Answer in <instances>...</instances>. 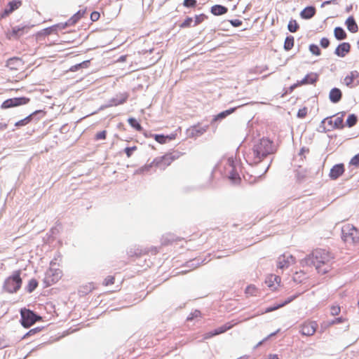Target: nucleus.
I'll return each instance as SVG.
<instances>
[{
    "mask_svg": "<svg viewBox=\"0 0 359 359\" xmlns=\"http://www.w3.org/2000/svg\"><path fill=\"white\" fill-rule=\"evenodd\" d=\"M275 151L276 149L273 141L268 138H262L254 145L252 151L248 154V159L251 164H257Z\"/></svg>",
    "mask_w": 359,
    "mask_h": 359,
    "instance_id": "f257e3e1",
    "label": "nucleus"
},
{
    "mask_svg": "<svg viewBox=\"0 0 359 359\" xmlns=\"http://www.w3.org/2000/svg\"><path fill=\"white\" fill-rule=\"evenodd\" d=\"M311 262L320 274H325L332 269L333 255L323 249H316L311 254Z\"/></svg>",
    "mask_w": 359,
    "mask_h": 359,
    "instance_id": "f03ea898",
    "label": "nucleus"
},
{
    "mask_svg": "<svg viewBox=\"0 0 359 359\" xmlns=\"http://www.w3.org/2000/svg\"><path fill=\"white\" fill-rule=\"evenodd\" d=\"M20 275V270L13 271L12 274L4 280L3 290L8 293H16L21 288L22 284V279Z\"/></svg>",
    "mask_w": 359,
    "mask_h": 359,
    "instance_id": "7ed1b4c3",
    "label": "nucleus"
},
{
    "mask_svg": "<svg viewBox=\"0 0 359 359\" xmlns=\"http://www.w3.org/2000/svg\"><path fill=\"white\" fill-rule=\"evenodd\" d=\"M341 232L342 239L344 242L348 243H359V230L353 224H346L344 225Z\"/></svg>",
    "mask_w": 359,
    "mask_h": 359,
    "instance_id": "20e7f679",
    "label": "nucleus"
},
{
    "mask_svg": "<svg viewBox=\"0 0 359 359\" xmlns=\"http://www.w3.org/2000/svg\"><path fill=\"white\" fill-rule=\"evenodd\" d=\"M62 271L59 268H54L51 265L46 271L43 282L46 286H50L57 283L62 277Z\"/></svg>",
    "mask_w": 359,
    "mask_h": 359,
    "instance_id": "39448f33",
    "label": "nucleus"
},
{
    "mask_svg": "<svg viewBox=\"0 0 359 359\" xmlns=\"http://www.w3.org/2000/svg\"><path fill=\"white\" fill-rule=\"evenodd\" d=\"M20 315L21 324L25 328L31 327L36 321L40 320L41 319L40 316H38L33 311L27 309H21Z\"/></svg>",
    "mask_w": 359,
    "mask_h": 359,
    "instance_id": "423d86ee",
    "label": "nucleus"
},
{
    "mask_svg": "<svg viewBox=\"0 0 359 359\" xmlns=\"http://www.w3.org/2000/svg\"><path fill=\"white\" fill-rule=\"evenodd\" d=\"M346 113L341 112L332 117L324 119L323 123H327L332 129H343L345 126L344 118Z\"/></svg>",
    "mask_w": 359,
    "mask_h": 359,
    "instance_id": "0eeeda50",
    "label": "nucleus"
},
{
    "mask_svg": "<svg viewBox=\"0 0 359 359\" xmlns=\"http://www.w3.org/2000/svg\"><path fill=\"white\" fill-rule=\"evenodd\" d=\"M318 323L315 320H306L299 326V332L306 337L313 336L318 328Z\"/></svg>",
    "mask_w": 359,
    "mask_h": 359,
    "instance_id": "6e6552de",
    "label": "nucleus"
},
{
    "mask_svg": "<svg viewBox=\"0 0 359 359\" xmlns=\"http://www.w3.org/2000/svg\"><path fill=\"white\" fill-rule=\"evenodd\" d=\"M174 157L171 154H166L162 156L157 157L151 162V166L165 169L170 165L174 161Z\"/></svg>",
    "mask_w": 359,
    "mask_h": 359,
    "instance_id": "1a4fd4ad",
    "label": "nucleus"
},
{
    "mask_svg": "<svg viewBox=\"0 0 359 359\" xmlns=\"http://www.w3.org/2000/svg\"><path fill=\"white\" fill-rule=\"evenodd\" d=\"M30 101V99L25 97H14L6 100L1 105V109H8L11 107H18L20 105L27 104Z\"/></svg>",
    "mask_w": 359,
    "mask_h": 359,
    "instance_id": "9d476101",
    "label": "nucleus"
},
{
    "mask_svg": "<svg viewBox=\"0 0 359 359\" xmlns=\"http://www.w3.org/2000/svg\"><path fill=\"white\" fill-rule=\"evenodd\" d=\"M32 27L33 25L14 27L10 32L7 33V37L8 39H18L24 34H27Z\"/></svg>",
    "mask_w": 359,
    "mask_h": 359,
    "instance_id": "9b49d317",
    "label": "nucleus"
},
{
    "mask_svg": "<svg viewBox=\"0 0 359 359\" xmlns=\"http://www.w3.org/2000/svg\"><path fill=\"white\" fill-rule=\"evenodd\" d=\"M6 66L10 70L13 72H23L25 69V64L24 61L20 57H12L8 60Z\"/></svg>",
    "mask_w": 359,
    "mask_h": 359,
    "instance_id": "f8f14e48",
    "label": "nucleus"
},
{
    "mask_svg": "<svg viewBox=\"0 0 359 359\" xmlns=\"http://www.w3.org/2000/svg\"><path fill=\"white\" fill-rule=\"evenodd\" d=\"M294 262L295 259L292 255L284 254L278 258L277 267L283 270L288 268Z\"/></svg>",
    "mask_w": 359,
    "mask_h": 359,
    "instance_id": "ddd939ff",
    "label": "nucleus"
},
{
    "mask_svg": "<svg viewBox=\"0 0 359 359\" xmlns=\"http://www.w3.org/2000/svg\"><path fill=\"white\" fill-rule=\"evenodd\" d=\"M344 84L348 88H354L359 85V72H351L344 79Z\"/></svg>",
    "mask_w": 359,
    "mask_h": 359,
    "instance_id": "4468645a",
    "label": "nucleus"
},
{
    "mask_svg": "<svg viewBox=\"0 0 359 359\" xmlns=\"http://www.w3.org/2000/svg\"><path fill=\"white\" fill-rule=\"evenodd\" d=\"M64 29V26L61 23H58L49 27L42 29L38 33L39 36H48L53 34H57L59 30Z\"/></svg>",
    "mask_w": 359,
    "mask_h": 359,
    "instance_id": "2eb2a0df",
    "label": "nucleus"
},
{
    "mask_svg": "<svg viewBox=\"0 0 359 359\" xmlns=\"http://www.w3.org/2000/svg\"><path fill=\"white\" fill-rule=\"evenodd\" d=\"M280 281L281 278L280 276L271 274L266 278L265 283L269 288L274 290L280 285Z\"/></svg>",
    "mask_w": 359,
    "mask_h": 359,
    "instance_id": "dca6fc26",
    "label": "nucleus"
},
{
    "mask_svg": "<svg viewBox=\"0 0 359 359\" xmlns=\"http://www.w3.org/2000/svg\"><path fill=\"white\" fill-rule=\"evenodd\" d=\"M318 80V74L314 72L307 74L305 77L299 81V84L302 86L308 84H314Z\"/></svg>",
    "mask_w": 359,
    "mask_h": 359,
    "instance_id": "f3484780",
    "label": "nucleus"
},
{
    "mask_svg": "<svg viewBox=\"0 0 359 359\" xmlns=\"http://www.w3.org/2000/svg\"><path fill=\"white\" fill-rule=\"evenodd\" d=\"M344 172V166L343 164H337L332 167L330 172V177L332 180H336Z\"/></svg>",
    "mask_w": 359,
    "mask_h": 359,
    "instance_id": "a211bd4d",
    "label": "nucleus"
},
{
    "mask_svg": "<svg viewBox=\"0 0 359 359\" xmlns=\"http://www.w3.org/2000/svg\"><path fill=\"white\" fill-rule=\"evenodd\" d=\"M351 50V45L347 42L339 44L335 49V54L339 57H344Z\"/></svg>",
    "mask_w": 359,
    "mask_h": 359,
    "instance_id": "6ab92c4d",
    "label": "nucleus"
},
{
    "mask_svg": "<svg viewBox=\"0 0 359 359\" xmlns=\"http://www.w3.org/2000/svg\"><path fill=\"white\" fill-rule=\"evenodd\" d=\"M342 93L340 89L337 88H332L329 94V98L330 101L333 103H337L339 102L341 99Z\"/></svg>",
    "mask_w": 359,
    "mask_h": 359,
    "instance_id": "aec40b11",
    "label": "nucleus"
},
{
    "mask_svg": "<svg viewBox=\"0 0 359 359\" xmlns=\"http://www.w3.org/2000/svg\"><path fill=\"white\" fill-rule=\"evenodd\" d=\"M39 113H43L44 114H46V112L42 111V110H36V111H34L32 114H31L30 115H29L27 117H25V118L17 121L15 123V126L16 127H20V126H24L27 125L29 123L31 122L32 116L34 115H36V114H39Z\"/></svg>",
    "mask_w": 359,
    "mask_h": 359,
    "instance_id": "412c9836",
    "label": "nucleus"
},
{
    "mask_svg": "<svg viewBox=\"0 0 359 359\" xmlns=\"http://www.w3.org/2000/svg\"><path fill=\"white\" fill-rule=\"evenodd\" d=\"M316 11L315 7L308 6L301 11L300 16L303 19H311L315 15Z\"/></svg>",
    "mask_w": 359,
    "mask_h": 359,
    "instance_id": "4be33fe9",
    "label": "nucleus"
},
{
    "mask_svg": "<svg viewBox=\"0 0 359 359\" xmlns=\"http://www.w3.org/2000/svg\"><path fill=\"white\" fill-rule=\"evenodd\" d=\"M345 24L348 30L351 33H356L358 31V26L353 16L348 17L346 19Z\"/></svg>",
    "mask_w": 359,
    "mask_h": 359,
    "instance_id": "5701e85b",
    "label": "nucleus"
},
{
    "mask_svg": "<svg viewBox=\"0 0 359 359\" xmlns=\"http://www.w3.org/2000/svg\"><path fill=\"white\" fill-rule=\"evenodd\" d=\"M240 322H234V320H232L231 322H229L226 323L225 325L218 327L217 329L215 330V334L216 335L222 334L227 330L231 329L233 327L238 324Z\"/></svg>",
    "mask_w": 359,
    "mask_h": 359,
    "instance_id": "b1692460",
    "label": "nucleus"
},
{
    "mask_svg": "<svg viewBox=\"0 0 359 359\" xmlns=\"http://www.w3.org/2000/svg\"><path fill=\"white\" fill-rule=\"evenodd\" d=\"M95 290V285L93 283H86L80 285L79 288V293L81 295H85Z\"/></svg>",
    "mask_w": 359,
    "mask_h": 359,
    "instance_id": "393cba45",
    "label": "nucleus"
},
{
    "mask_svg": "<svg viewBox=\"0 0 359 359\" xmlns=\"http://www.w3.org/2000/svg\"><path fill=\"white\" fill-rule=\"evenodd\" d=\"M81 14L80 13V12H78L76 14H74L70 19H69L67 22L61 24L64 26V29H65L68 26L75 25L81 19Z\"/></svg>",
    "mask_w": 359,
    "mask_h": 359,
    "instance_id": "a878e982",
    "label": "nucleus"
},
{
    "mask_svg": "<svg viewBox=\"0 0 359 359\" xmlns=\"http://www.w3.org/2000/svg\"><path fill=\"white\" fill-rule=\"evenodd\" d=\"M227 11V8L221 5H215L211 8V12L215 15H221L225 14Z\"/></svg>",
    "mask_w": 359,
    "mask_h": 359,
    "instance_id": "bb28decb",
    "label": "nucleus"
},
{
    "mask_svg": "<svg viewBox=\"0 0 359 359\" xmlns=\"http://www.w3.org/2000/svg\"><path fill=\"white\" fill-rule=\"evenodd\" d=\"M153 137L154 138V140L160 143V144H165L166 143L167 140H174L175 139V135H170V136H165L163 135H153Z\"/></svg>",
    "mask_w": 359,
    "mask_h": 359,
    "instance_id": "cd10ccee",
    "label": "nucleus"
},
{
    "mask_svg": "<svg viewBox=\"0 0 359 359\" xmlns=\"http://www.w3.org/2000/svg\"><path fill=\"white\" fill-rule=\"evenodd\" d=\"M297 297V296H292V297H290L289 298H287L284 302L280 304H278L275 306H273V307H269L266 309V312H271V311H273L278 309H280L283 306H284L285 305L290 303L292 301H293L295 298Z\"/></svg>",
    "mask_w": 359,
    "mask_h": 359,
    "instance_id": "c85d7f7f",
    "label": "nucleus"
},
{
    "mask_svg": "<svg viewBox=\"0 0 359 359\" xmlns=\"http://www.w3.org/2000/svg\"><path fill=\"white\" fill-rule=\"evenodd\" d=\"M334 36L338 40H343L346 38V34L341 27H336L334 30Z\"/></svg>",
    "mask_w": 359,
    "mask_h": 359,
    "instance_id": "c756f323",
    "label": "nucleus"
},
{
    "mask_svg": "<svg viewBox=\"0 0 359 359\" xmlns=\"http://www.w3.org/2000/svg\"><path fill=\"white\" fill-rule=\"evenodd\" d=\"M128 122L130 124V126L132 128H135L137 131L141 132L143 130L140 123L135 118H129L128 119Z\"/></svg>",
    "mask_w": 359,
    "mask_h": 359,
    "instance_id": "7c9ffc66",
    "label": "nucleus"
},
{
    "mask_svg": "<svg viewBox=\"0 0 359 359\" xmlns=\"http://www.w3.org/2000/svg\"><path fill=\"white\" fill-rule=\"evenodd\" d=\"M294 37L292 36H287L284 42V48L285 50H290L294 46Z\"/></svg>",
    "mask_w": 359,
    "mask_h": 359,
    "instance_id": "2f4dec72",
    "label": "nucleus"
},
{
    "mask_svg": "<svg viewBox=\"0 0 359 359\" xmlns=\"http://www.w3.org/2000/svg\"><path fill=\"white\" fill-rule=\"evenodd\" d=\"M358 122V118L355 114H350L346 121V126L351 128L354 126Z\"/></svg>",
    "mask_w": 359,
    "mask_h": 359,
    "instance_id": "473e14b6",
    "label": "nucleus"
},
{
    "mask_svg": "<svg viewBox=\"0 0 359 359\" xmlns=\"http://www.w3.org/2000/svg\"><path fill=\"white\" fill-rule=\"evenodd\" d=\"M287 28L290 32H296L299 29V25L297 20L292 19L289 21Z\"/></svg>",
    "mask_w": 359,
    "mask_h": 359,
    "instance_id": "72a5a7b5",
    "label": "nucleus"
},
{
    "mask_svg": "<svg viewBox=\"0 0 359 359\" xmlns=\"http://www.w3.org/2000/svg\"><path fill=\"white\" fill-rule=\"evenodd\" d=\"M22 5L20 1L13 0L8 3L9 10L8 13H12L15 10L18 9Z\"/></svg>",
    "mask_w": 359,
    "mask_h": 359,
    "instance_id": "f704fd0d",
    "label": "nucleus"
},
{
    "mask_svg": "<svg viewBox=\"0 0 359 359\" xmlns=\"http://www.w3.org/2000/svg\"><path fill=\"white\" fill-rule=\"evenodd\" d=\"M38 286V282L35 279H31L27 286V290L29 292L34 291Z\"/></svg>",
    "mask_w": 359,
    "mask_h": 359,
    "instance_id": "c9c22d12",
    "label": "nucleus"
},
{
    "mask_svg": "<svg viewBox=\"0 0 359 359\" xmlns=\"http://www.w3.org/2000/svg\"><path fill=\"white\" fill-rule=\"evenodd\" d=\"M115 283V276H108L104 280L102 285L107 287L109 285H112Z\"/></svg>",
    "mask_w": 359,
    "mask_h": 359,
    "instance_id": "e433bc0d",
    "label": "nucleus"
},
{
    "mask_svg": "<svg viewBox=\"0 0 359 359\" xmlns=\"http://www.w3.org/2000/svg\"><path fill=\"white\" fill-rule=\"evenodd\" d=\"M309 50L315 55H320L321 53L319 47L316 44H311L309 46Z\"/></svg>",
    "mask_w": 359,
    "mask_h": 359,
    "instance_id": "4c0bfd02",
    "label": "nucleus"
},
{
    "mask_svg": "<svg viewBox=\"0 0 359 359\" xmlns=\"http://www.w3.org/2000/svg\"><path fill=\"white\" fill-rule=\"evenodd\" d=\"M257 292V288L253 285L248 286L245 289V293L250 295H255Z\"/></svg>",
    "mask_w": 359,
    "mask_h": 359,
    "instance_id": "58836bf2",
    "label": "nucleus"
},
{
    "mask_svg": "<svg viewBox=\"0 0 359 359\" xmlns=\"http://www.w3.org/2000/svg\"><path fill=\"white\" fill-rule=\"evenodd\" d=\"M229 179L233 184H238L241 182V177H239L238 174L235 172H232L231 173Z\"/></svg>",
    "mask_w": 359,
    "mask_h": 359,
    "instance_id": "ea45409f",
    "label": "nucleus"
},
{
    "mask_svg": "<svg viewBox=\"0 0 359 359\" xmlns=\"http://www.w3.org/2000/svg\"><path fill=\"white\" fill-rule=\"evenodd\" d=\"M207 18L204 14H200L195 16V26L203 22Z\"/></svg>",
    "mask_w": 359,
    "mask_h": 359,
    "instance_id": "a19ab883",
    "label": "nucleus"
},
{
    "mask_svg": "<svg viewBox=\"0 0 359 359\" xmlns=\"http://www.w3.org/2000/svg\"><path fill=\"white\" fill-rule=\"evenodd\" d=\"M193 22L192 18L188 17L180 25L181 28H186L189 27L191 25V23Z\"/></svg>",
    "mask_w": 359,
    "mask_h": 359,
    "instance_id": "79ce46f5",
    "label": "nucleus"
},
{
    "mask_svg": "<svg viewBox=\"0 0 359 359\" xmlns=\"http://www.w3.org/2000/svg\"><path fill=\"white\" fill-rule=\"evenodd\" d=\"M196 0H184L183 5L187 8H194L196 6Z\"/></svg>",
    "mask_w": 359,
    "mask_h": 359,
    "instance_id": "37998d69",
    "label": "nucleus"
},
{
    "mask_svg": "<svg viewBox=\"0 0 359 359\" xmlns=\"http://www.w3.org/2000/svg\"><path fill=\"white\" fill-rule=\"evenodd\" d=\"M137 149V147L133 146L131 147H126L124 151H125V153H126L127 157L130 158V157H131L133 152L136 151Z\"/></svg>",
    "mask_w": 359,
    "mask_h": 359,
    "instance_id": "c03bdc74",
    "label": "nucleus"
},
{
    "mask_svg": "<svg viewBox=\"0 0 359 359\" xmlns=\"http://www.w3.org/2000/svg\"><path fill=\"white\" fill-rule=\"evenodd\" d=\"M340 311H341V309H340L339 306L334 305V306H332L330 308V313H331V315H332V316L339 315Z\"/></svg>",
    "mask_w": 359,
    "mask_h": 359,
    "instance_id": "a18cd8bd",
    "label": "nucleus"
},
{
    "mask_svg": "<svg viewBox=\"0 0 359 359\" xmlns=\"http://www.w3.org/2000/svg\"><path fill=\"white\" fill-rule=\"evenodd\" d=\"M308 113V109L306 107H303L300 109H299L297 112V116L300 118H303L306 116Z\"/></svg>",
    "mask_w": 359,
    "mask_h": 359,
    "instance_id": "49530a36",
    "label": "nucleus"
},
{
    "mask_svg": "<svg viewBox=\"0 0 359 359\" xmlns=\"http://www.w3.org/2000/svg\"><path fill=\"white\" fill-rule=\"evenodd\" d=\"M106 137H107V131L106 130H102V131L98 132L95 135L96 140H105Z\"/></svg>",
    "mask_w": 359,
    "mask_h": 359,
    "instance_id": "de8ad7c7",
    "label": "nucleus"
},
{
    "mask_svg": "<svg viewBox=\"0 0 359 359\" xmlns=\"http://www.w3.org/2000/svg\"><path fill=\"white\" fill-rule=\"evenodd\" d=\"M233 111H234V109H232L230 110H226V111H222L217 115V118H224L227 115H229L230 114H231Z\"/></svg>",
    "mask_w": 359,
    "mask_h": 359,
    "instance_id": "09e8293b",
    "label": "nucleus"
},
{
    "mask_svg": "<svg viewBox=\"0 0 359 359\" xmlns=\"http://www.w3.org/2000/svg\"><path fill=\"white\" fill-rule=\"evenodd\" d=\"M330 45V41L327 38H322L321 40H320V46L324 48H326L329 46Z\"/></svg>",
    "mask_w": 359,
    "mask_h": 359,
    "instance_id": "8fccbe9b",
    "label": "nucleus"
},
{
    "mask_svg": "<svg viewBox=\"0 0 359 359\" xmlns=\"http://www.w3.org/2000/svg\"><path fill=\"white\" fill-rule=\"evenodd\" d=\"M351 164L353 165H359V154L354 156L351 160Z\"/></svg>",
    "mask_w": 359,
    "mask_h": 359,
    "instance_id": "3c124183",
    "label": "nucleus"
},
{
    "mask_svg": "<svg viewBox=\"0 0 359 359\" xmlns=\"http://www.w3.org/2000/svg\"><path fill=\"white\" fill-rule=\"evenodd\" d=\"M231 25L233 27H239L242 25V21L239 19H234L229 21Z\"/></svg>",
    "mask_w": 359,
    "mask_h": 359,
    "instance_id": "603ef678",
    "label": "nucleus"
},
{
    "mask_svg": "<svg viewBox=\"0 0 359 359\" xmlns=\"http://www.w3.org/2000/svg\"><path fill=\"white\" fill-rule=\"evenodd\" d=\"M41 330V329L40 327H35L34 329H32L30 330L27 334L25 336H32L36 333H38Z\"/></svg>",
    "mask_w": 359,
    "mask_h": 359,
    "instance_id": "864d4df0",
    "label": "nucleus"
},
{
    "mask_svg": "<svg viewBox=\"0 0 359 359\" xmlns=\"http://www.w3.org/2000/svg\"><path fill=\"white\" fill-rule=\"evenodd\" d=\"M100 18V13L97 11H94L90 14V19L93 21H97Z\"/></svg>",
    "mask_w": 359,
    "mask_h": 359,
    "instance_id": "5fc2aeb1",
    "label": "nucleus"
},
{
    "mask_svg": "<svg viewBox=\"0 0 359 359\" xmlns=\"http://www.w3.org/2000/svg\"><path fill=\"white\" fill-rule=\"evenodd\" d=\"M214 336H216L215 334V330L212 332H207L203 335V339H208Z\"/></svg>",
    "mask_w": 359,
    "mask_h": 359,
    "instance_id": "6e6d98bb",
    "label": "nucleus"
},
{
    "mask_svg": "<svg viewBox=\"0 0 359 359\" xmlns=\"http://www.w3.org/2000/svg\"><path fill=\"white\" fill-rule=\"evenodd\" d=\"M276 334V332L274 333H272L271 334H269L267 337H266L264 339H263L262 341H261L260 342H259L257 345V347L259 346L260 345L262 344V343L265 341H266L267 339H269L272 336H274Z\"/></svg>",
    "mask_w": 359,
    "mask_h": 359,
    "instance_id": "4d7b16f0",
    "label": "nucleus"
},
{
    "mask_svg": "<svg viewBox=\"0 0 359 359\" xmlns=\"http://www.w3.org/2000/svg\"><path fill=\"white\" fill-rule=\"evenodd\" d=\"M301 86L302 85L299 84V81H298L296 83H294L292 86H290V90H293L294 88Z\"/></svg>",
    "mask_w": 359,
    "mask_h": 359,
    "instance_id": "13d9d810",
    "label": "nucleus"
},
{
    "mask_svg": "<svg viewBox=\"0 0 359 359\" xmlns=\"http://www.w3.org/2000/svg\"><path fill=\"white\" fill-rule=\"evenodd\" d=\"M8 125L5 123H0V130H4L7 128Z\"/></svg>",
    "mask_w": 359,
    "mask_h": 359,
    "instance_id": "bf43d9fd",
    "label": "nucleus"
},
{
    "mask_svg": "<svg viewBox=\"0 0 359 359\" xmlns=\"http://www.w3.org/2000/svg\"><path fill=\"white\" fill-rule=\"evenodd\" d=\"M343 321H344V319L342 318H341V317L337 318L334 320H333L332 324L340 323H342Z\"/></svg>",
    "mask_w": 359,
    "mask_h": 359,
    "instance_id": "052dcab7",
    "label": "nucleus"
},
{
    "mask_svg": "<svg viewBox=\"0 0 359 359\" xmlns=\"http://www.w3.org/2000/svg\"><path fill=\"white\" fill-rule=\"evenodd\" d=\"M269 359H279V358L276 354H271L269 356Z\"/></svg>",
    "mask_w": 359,
    "mask_h": 359,
    "instance_id": "680f3d73",
    "label": "nucleus"
},
{
    "mask_svg": "<svg viewBox=\"0 0 359 359\" xmlns=\"http://www.w3.org/2000/svg\"><path fill=\"white\" fill-rule=\"evenodd\" d=\"M227 161H228V164H229V167L233 168V161L231 158H229Z\"/></svg>",
    "mask_w": 359,
    "mask_h": 359,
    "instance_id": "e2e57ef3",
    "label": "nucleus"
},
{
    "mask_svg": "<svg viewBox=\"0 0 359 359\" xmlns=\"http://www.w3.org/2000/svg\"><path fill=\"white\" fill-rule=\"evenodd\" d=\"M309 149H306V148L303 147V148L301 149L299 154H300V155H302V154H303L304 153H305V152H309Z\"/></svg>",
    "mask_w": 359,
    "mask_h": 359,
    "instance_id": "0e129e2a",
    "label": "nucleus"
},
{
    "mask_svg": "<svg viewBox=\"0 0 359 359\" xmlns=\"http://www.w3.org/2000/svg\"><path fill=\"white\" fill-rule=\"evenodd\" d=\"M127 98H128V95H123V99H122V100L119 102V104H123V103H124V102L126 101Z\"/></svg>",
    "mask_w": 359,
    "mask_h": 359,
    "instance_id": "69168bd1",
    "label": "nucleus"
},
{
    "mask_svg": "<svg viewBox=\"0 0 359 359\" xmlns=\"http://www.w3.org/2000/svg\"><path fill=\"white\" fill-rule=\"evenodd\" d=\"M331 1H325V4H330Z\"/></svg>",
    "mask_w": 359,
    "mask_h": 359,
    "instance_id": "338daca9",
    "label": "nucleus"
}]
</instances>
